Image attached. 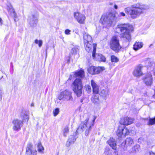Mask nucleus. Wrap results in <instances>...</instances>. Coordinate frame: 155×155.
Here are the masks:
<instances>
[{
    "label": "nucleus",
    "instance_id": "obj_32",
    "mask_svg": "<svg viewBox=\"0 0 155 155\" xmlns=\"http://www.w3.org/2000/svg\"><path fill=\"white\" fill-rule=\"evenodd\" d=\"M38 150L39 152H42L44 150V148L42 146L40 142L38 143Z\"/></svg>",
    "mask_w": 155,
    "mask_h": 155
},
{
    "label": "nucleus",
    "instance_id": "obj_19",
    "mask_svg": "<svg viewBox=\"0 0 155 155\" xmlns=\"http://www.w3.org/2000/svg\"><path fill=\"white\" fill-rule=\"evenodd\" d=\"M107 143L114 150L117 149V145L115 140L113 138H110V139L107 141Z\"/></svg>",
    "mask_w": 155,
    "mask_h": 155
},
{
    "label": "nucleus",
    "instance_id": "obj_22",
    "mask_svg": "<svg viewBox=\"0 0 155 155\" xmlns=\"http://www.w3.org/2000/svg\"><path fill=\"white\" fill-rule=\"evenodd\" d=\"M75 76L77 77L83 78L84 77V72L82 70H81L76 72L74 74Z\"/></svg>",
    "mask_w": 155,
    "mask_h": 155
},
{
    "label": "nucleus",
    "instance_id": "obj_25",
    "mask_svg": "<svg viewBox=\"0 0 155 155\" xmlns=\"http://www.w3.org/2000/svg\"><path fill=\"white\" fill-rule=\"evenodd\" d=\"M140 149V146L139 145H137L132 148L130 152L133 153H137L139 151Z\"/></svg>",
    "mask_w": 155,
    "mask_h": 155
},
{
    "label": "nucleus",
    "instance_id": "obj_27",
    "mask_svg": "<svg viewBox=\"0 0 155 155\" xmlns=\"http://www.w3.org/2000/svg\"><path fill=\"white\" fill-rule=\"evenodd\" d=\"M101 95L105 99L107 96L108 95V92L106 90H102L101 91Z\"/></svg>",
    "mask_w": 155,
    "mask_h": 155
},
{
    "label": "nucleus",
    "instance_id": "obj_33",
    "mask_svg": "<svg viewBox=\"0 0 155 155\" xmlns=\"http://www.w3.org/2000/svg\"><path fill=\"white\" fill-rule=\"evenodd\" d=\"M96 44H93V50L92 51V57L94 58L95 57V53L96 51Z\"/></svg>",
    "mask_w": 155,
    "mask_h": 155
},
{
    "label": "nucleus",
    "instance_id": "obj_17",
    "mask_svg": "<svg viewBox=\"0 0 155 155\" xmlns=\"http://www.w3.org/2000/svg\"><path fill=\"white\" fill-rule=\"evenodd\" d=\"M37 151L32 150V146L31 144H28L26 148V154L27 155H36Z\"/></svg>",
    "mask_w": 155,
    "mask_h": 155
},
{
    "label": "nucleus",
    "instance_id": "obj_2",
    "mask_svg": "<svg viewBox=\"0 0 155 155\" xmlns=\"http://www.w3.org/2000/svg\"><path fill=\"white\" fill-rule=\"evenodd\" d=\"M148 9V7L144 5L137 4L132 5L131 8L128 7L125 9L126 12L134 18L143 13L144 11Z\"/></svg>",
    "mask_w": 155,
    "mask_h": 155
},
{
    "label": "nucleus",
    "instance_id": "obj_9",
    "mask_svg": "<svg viewBox=\"0 0 155 155\" xmlns=\"http://www.w3.org/2000/svg\"><path fill=\"white\" fill-rule=\"evenodd\" d=\"M117 135L118 137H120L123 135H127L129 134V131L124 126H119L117 131Z\"/></svg>",
    "mask_w": 155,
    "mask_h": 155
},
{
    "label": "nucleus",
    "instance_id": "obj_42",
    "mask_svg": "<svg viewBox=\"0 0 155 155\" xmlns=\"http://www.w3.org/2000/svg\"><path fill=\"white\" fill-rule=\"evenodd\" d=\"M119 15L122 16H124L125 15V13L123 12H121L120 13Z\"/></svg>",
    "mask_w": 155,
    "mask_h": 155
},
{
    "label": "nucleus",
    "instance_id": "obj_49",
    "mask_svg": "<svg viewBox=\"0 0 155 155\" xmlns=\"http://www.w3.org/2000/svg\"><path fill=\"white\" fill-rule=\"evenodd\" d=\"M34 106V104L33 103H32L31 104V106Z\"/></svg>",
    "mask_w": 155,
    "mask_h": 155
},
{
    "label": "nucleus",
    "instance_id": "obj_29",
    "mask_svg": "<svg viewBox=\"0 0 155 155\" xmlns=\"http://www.w3.org/2000/svg\"><path fill=\"white\" fill-rule=\"evenodd\" d=\"M8 11L10 13V14H11V15L14 16V21H16V18L17 17V15L15 12L14 10L12 8L9 10Z\"/></svg>",
    "mask_w": 155,
    "mask_h": 155
},
{
    "label": "nucleus",
    "instance_id": "obj_26",
    "mask_svg": "<svg viewBox=\"0 0 155 155\" xmlns=\"http://www.w3.org/2000/svg\"><path fill=\"white\" fill-rule=\"evenodd\" d=\"M105 69V68L103 67H95V71H94V74H98L102 72Z\"/></svg>",
    "mask_w": 155,
    "mask_h": 155
},
{
    "label": "nucleus",
    "instance_id": "obj_12",
    "mask_svg": "<svg viewBox=\"0 0 155 155\" xmlns=\"http://www.w3.org/2000/svg\"><path fill=\"white\" fill-rule=\"evenodd\" d=\"M134 121V119L126 117L121 119L120 123L122 125H128L132 124Z\"/></svg>",
    "mask_w": 155,
    "mask_h": 155
},
{
    "label": "nucleus",
    "instance_id": "obj_34",
    "mask_svg": "<svg viewBox=\"0 0 155 155\" xmlns=\"http://www.w3.org/2000/svg\"><path fill=\"white\" fill-rule=\"evenodd\" d=\"M148 124L149 125L155 124V117L149 119Z\"/></svg>",
    "mask_w": 155,
    "mask_h": 155
},
{
    "label": "nucleus",
    "instance_id": "obj_20",
    "mask_svg": "<svg viewBox=\"0 0 155 155\" xmlns=\"http://www.w3.org/2000/svg\"><path fill=\"white\" fill-rule=\"evenodd\" d=\"M76 138L74 135H71L70 136L68 140L66 143V146L68 147L71 144H73L76 141Z\"/></svg>",
    "mask_w": 155,
    "mask_h": 155
},
{
    "label": "nucleus",
    "instance_id": "obj_35",
    "mask_svg": "<svg viewBox=\"0 0 155 155\" xmlns=\"http://www.w3.org/2000/svg\"><path fill=\"white\" fill-rule=\"evenodd\" d=\"M69 132V129L68 127H65L63 130V134L64 136L66 137Z\"/></svg>",
    "mask_w": 155,
    "mask_h": 155
},
{
    "label": "nucleus",
    "instance_id": "obj_43",
    "mask_svg": "<svg viewBox=\"0 0 155 155\" xmlns=\"http://www.w3.org/2000/svg\"><path fill=\"white\" fill-rule=\"evenodd\" d=\"M148 154H149L150 155H155V153L153 152H149Z\"/></svg>",
    "mask_w": 155,
    "mask_h": 155
},
{
    "label": "nucleus",
    "instance_id": "obj_37",
    "mask_svg": "<svg viewBox=\"0 0 155 155\" xmlns=\"http://www.w3.org/2000/svg\"><path fill=\"white\" fill-rule=\"evenodd\" d=\"M104 153L107 155H110L111 153V152L109 150L108 148L106 147L105 149Z\"/></svg>",
    "mask_w": 155,
    "mask_h": 155
},
{
    "label": "nucleus",
    "instance_id": "obj_36",
    "mask_svg": "<svg viewBox=\"0 0 155 155\" xmlns=\"http://www.w3.org/2000/svg\"><path fill=\"white\" fill-rule=\"evenodd\" d=\"M35 42L36 44H38L39 47H41L42 45V41L41 40H35Z\"/></svg>",
    "mask_w": 155,
    "mask_h": 155
},
{
    "label": "nucleus",
    "instance_id": "obj_21",
    "mask_svg": "<svg viewBox=\"0 0 155 155\" xmlns=\"http://www.w3.org/2000/svg\"><path fill=\"white\" fill-rule=\"evenodd\" d=\"M99 95L98 94H94L91 98L92 102L95 104H99L100 103V101L99 99Z\"/></svg>",
    "mask_w": 155,
    "mask_h": 155
},
{
    "label": "nucleus",
    "instance_id": "obj_15",
    "mask_svg": "<svg viewBox=\"0 0 155 155\" xmlns=\"http://www.w3.org/2000/svg\"><path fill=\"white\" fill-rule=\"evenodd\" d=\"M37 16L33 15L28 19V21L31 26H35L37 23Z\"/></svg>",
    "mask_w": 155,
    "mask_h": 155
},
{
    "label": "nucleus",
    "instance_id": "obj_39",
    "mask_svg": "<svg viewBox=\"0 0 155 155\" xmlns=\"http://www.w3.org/2000/svg\"><path fill=\"white\" fill-rule=\"evenodd\" d=\"M78 51V49L77 48H72L71 51V52L72 54H75L77 53V52Z\"/></svg>",
    "mask_w": 155,
    "mask_h": 155
},
{
    "label": "nucleus",
    "instance_id": "obj_11",
    "mask_svg": "<svg viewBox=\"0 0 155 155\" xmlns=\"http://www.w3.org/2000/svg\"><path fill=\"white\" fill-rule=\"evenodd\" d=\"M74 17L79 23H84L85 16L84 15L78 12H76L74 13Z\"/></svg>",
    "mask_w": 155,
    "mask_h": 155
},
{
    "label": "nucleus",
    "instance_id": "obj_31",
    "mask_svg": "<svg viewBox=\"0 0 155 155\" xmlns=\"http://www.w3.org/2000/svg\"><path fill=\"white\" fill-rule=\"evenodd\" d=\"M111 60L112 62H117L118 61L119 59L115 56L112 55L111 56Z\"/></svg>",
    "mask_w": 155,
    "mask_h": 155
},
{
    "label": "nucleus",
    "instance_id": "obj_7",
    "mask_svg": "<svg viewBox=\"0 0 155 155\" xmlns=\"http://www.w3.org/2000/svg\"><path fill=\"white\" fill-rule=\"evenodd\" d=\"M83 36L85 49L88 52H89L91 50L92 47L91 45V37L85 32H84V33L83 34Z\"/></svg>",
    "mask_w": 155,
    "mask_h": 155
},
{
    "label": "nucleus",
    "instance_id": "obj_38",
    "mask_svg": "<svg viewBox=\"0 0 155 155\" xmlns=\"http://www.w3.org/2000/svg\"><path fill=\"white\" fill-rule=\"evenodd\" d=\"M59 110L58 108H57L53 111V114L54 116H56L59 113Z\"/></svg>",
    "mask_w": 155,
    "mask_h": 155
},
{
    "label": "nucleus",
    "instance_id": "obj_44",
    "mask_svg": "<svg viewBox=\"0 0 155 155\" xmlns=\"http://www.w3.org/2000/svg\"><path fill=\"white\" fill-rule=\"evenodd\" d=\"M114 8L115 9H117V8L118 7L117 5H116V4H114Z\"/></svg>",
    "mask_w": 155,
    "mask_h": 155
},
{
    "label": "nucleus",
    "instance_id": "obj_16",
    "mask_svg": "<svg viewBox=\"0 0 155 155\" xmlns=\"http://www.w3.org/2000/svg\"><path fill=\"white\" fill-rule=\"evenodd\" d=\"M143 67L141 65H139L136 68L133 72L134 75L135 76L139 77L142 75L143 72L141 70Z\"/></svg>",
    "mask_w": 155,
    "mask_h": 155
},
{
    "label": "nucleus",
    "instance_id": "obj_28",
    "mask_svg": "<svg viewBox=\"0 0 155 155\" xmlns=\"http://www.w3.org/2000/svg\"><path fill=\"white\" fill-rule=\"evenodd\" d=\"M21 118L22 119L23 122V121H28L29 119V117L28 115L22 114L21 115Z\"/></svg>",
    "mask_w": 155,
    "mask_h": 155
},
{
    "label": "nucleus",
    "instance_id": "obj_50",
    "mask_svg": "<svg viewBox=\"0 0 155 155\" xmlns=\"http://www.w3.org/2000/svg\"><path fill=\"white\" fill-rule=\"evenodd\" d=\"M140 140V138H139L138 139V141H139Z\"/></svg>",
    "mask_w": 155,
    "mask_h": 155
},
{
    "label": "nucleus",
    "instance_id": "obj_6",
    "mask_svg": "<svg viewBox=\"0 0 155 155\" xmlns=\"http://www.w3.org/2000/svg\"><path fill=\"white\" fill-rule=\"evenodd\" d=\"M110 48L116 52H118L121 48L119 43L118 37L117 36H113L110 41Z\"/></svg>",
    "mask_w": 155,
    "mask_h": 155
},
{
    "label": "nucleus",
    "instance_id": "obj_5",
    "mask_svg": "<svg viewBox=\"0 0 155 155\" xmlns=\"http://www.w3.org/2000/svg\"><path fill=\"white\" fill-rule=\"evenodd\" d=\"M72 86L74 92L78 97L81 96L82 94V83L80 79H76L72 83Z\"/></svg>",
    "mask_w": 155,
    "mask_h": 155
},
{
    "label": "nucleus",
    "instance_id": "obj_48",
    "mask_svg": "<svg viewBox=\"0 0 155 155\" xmlns=\"http://www.w3.org/2000/svg\"><path fill=\"white\" fill-rule=\"evenodd\" d=\"M153 97L154 98H155V93H154V94L153 95Z\"/></svg>",
    "mask_w": 155,
    "mask_h": 155
},
{
    "label": "nucleus",
    "instance_id": "obj_8",
    "mask_svg": "<svg viewBox=\"0 0 155 155\" xmlns=\"http://www.w3.org/2000/svg\"><path fill=\"white\" fill-rule=\"evenodd\" d=\"M58 98L60 100H63L67 101L73 99L71 92L68 90H65L61 93Z\"/></svg>",
    "mask_w": 155,
    "mask_h": 155
},
{
    "label": "nucleus",
    "instance_id": "obj_14",
    "mask_svg": "<svg viewBox=\"0 0 155 155\" xmlns=\"http://www.w3.org/2000/svg\"><path fill=\"white\" fill-rule=\"evenodd\" d=\"M133 143V140L131 138H127L125 141L122 143V145L124 146V150H126L127 148L130 147Z\"/></svg>",
    "mask_w": 155,
    "mask_h": 155
},
{
    "label": "nucleus",
    "instance_id": "obj_47",
    "mask_svg": "<svg viewBox=\"0 0 155 155\" xmlns=\"http://www.w3.org/2000/svg\"><path fill=\"white\" fill-rule=\"evenodd\" d=\"M151 65H152V64H151V63H150V64H149L148 65V66H149V67H150V66H151Z\"/></svg>",
    "mask_w": 155,
    "mask_h": 155
},
{
    "label": "nucleus",
    "instance_id": "obj_1",
    "mask_svg": "<svg viewBox=\"0 0 155 155\" xmlns=\"http://www.w3.org/2000/svg\"><path fill=\"white\" fill-rule=\"evenodd\" d=\"M87 117L86 120L82 122L78 127L76 131V134L82 132L85 130V134L87 136L90 131L94 125V123L96 117L91 114H87Z\"/></svg>",
    "mask_w": 155,
    "mask_h": 155
},
{
    "label": "nucleus",
    "instance_id": "obj_30",
    "mask_svg": "<svg viewBox=\"0 0 155 155\" xmlns=\"http://www.w3.org/2000/svg\"><path fill=\"white\" fill-rule=\"evenodd\" d=\"M95 71V67L92 66L88 69V71L90 74H94Z\"/></svg>",
    "mask_w": 155,
    "mask_h": 155
},
{
    "label": "nucleus",
    "instance_id": "obj_4",
    "mask_svg": "<svg viewBox=\"0 0 155 155\" xmlns=\"http://www.w3.org/2000/svg\"><path fill=\"white\" fill-rule=\"evenodd\" d=\"M117 18L115 13H110L102 15L100 21L104 26L110 27L114 26L117 22Z\"/></svg>",
    "mask_w": 155,
    "mask_h": 155
},
{
    "label": "nucleus",
    "instance_id": "obj_41",
    "mask_svg": "<svg viewBox=\"0 0 155 155\" xmlns=\"http://www.w3.org/2000/svg\"><path fill=\"white\" fill-rule=\"evenodd\" d=\"M71 31L69 29H66L64 31V33L66 35H69L71 34Z\"/></svg>",
    "mask_w": 155,
    "mask_h": 155
},
{
    "label": "nucleus",
    "instance_id": "obj_46",
    "mask_svg": "<svg viewBox=\"0 0 155 155\" xmlns=\"http://www.w3.org/2000/svg\"><path fill=\"white\" fill-rule=\"evenodd\" d=\"M109 5H114V4L112 2H110L109 3Z\"/></svg>",
    "mask_w": 155,
    "mask_h": 155
},
{
    "label": "nucleus",
    "instance_id": "obj_18",
    "mask_svg": "<svg viewBox=\"0 0 155 155\" xmlns=\"http://www.w3.org/2000/svg\"><path fill=\"white\" fill-rule=\"evenodd\" d=\"M91 85L93 88V92L94 94H98L99 91V87L94 81H91Z\"/></svg>",
    "mask_w": 155,
    "mask_h": 155
},
{
    "label": "nucleus",
    "instance_id": "obj_40",
    "mask_svg": "<svg viewBox=\"0 0 155 155\" xmlns=\"http://www.w3.org/2000/svg\"><path fill=\"white\" fill-rule=\"evenodd\" d=\"M85 88L86 90L88 92H90L91 91V88L89 85H86L85 86Z\"/></svg>",
    "mask_w": 155,
    "mask_h": 155
},
{
    "label": "nucleus",
    "instance_id": "obj_45",
    "mask_svg": "<svg viewBox=\"0 0 155 155\" xmlns=\"http://www.w3.org/2000/svg\"><path fill=\"white\" fill-rule=\"evenodd\" d=\"M0 24L1 25H2L3 24V21L1 18H0Z\"/></svg>",
    "mask_w": 155,
    "mask_h": 155
},
{
    "label": "nucleus",
    "instance_id": "obj_3",
    "mask_svg": "<svg viewBox=\"0 0 155 155\" xmlns=\"http://www.w3.org/2000/svg\"><path fill=\"white\" fill-rule=\"evenodd\" d=\"M130 27L128 24H119L117 26L114 31L117 33L121 32L120 38L130 41L131 37L129 31Z\"/></svg>",
    "mask_w": 155,
    "mask_h": 155
},
{
    "label": "nucleus",
    "instance_id": "obj_23",
    "mask_svg": "<svg viewBox=\"0 0 155 155\" xmlns=\"http://www.w3.org/2000/svg\"><path fill=\"white\" fill-rule=\"evenodd\" d=\"M143 44L142 42H137L135 43L134 45V49L135 50H137L142 48L143 46Z\"/></svg>",
    "mask_w": 155,
    "mask_h": 155
},
{
    "label": "nucleus",
    "instance_id": "obj_24",
    "mask_svg": "<svg viewBox=\"0 0 155 155\" xmlns=\"http://www.w3.org/2000/svg\"><path fill=\"white\" fill-rule=\"evenodd\" d=\"M96 60L99 61L105 62L106 59L105 57L101 54H98L97 56Z\"/></svg>",
    "mask_w": 155,
    "mask_h": 155
},
{
    "label": "nucleus",
    "instance_id": "obj_10",
    "mask_svg": "<svg viewBox=\"0 0 155 155\" xmlns=\"http://www.w3.org/2000/svg\"><path fill=\"white\" fill-rule=\"evenodd\" d=\"M13 124V129L15 131H18L23 126V121L18 119H14L12 122Z\"/></svg>",
    "mask_w": 155,
    "mask_h": 155
},
{
    "label": "nucleus",
    "instance_id": "obj_13",
    "mask_svg": "<svg viewBox=\"0 0 155 155\" xmlns=\"http://www.w3.org/2000/svg\"><path fill=\"white\" fill-rule=\"evenodd\" d=\"M143 80L144 83L147 85H151L153 81V78L151 74L149 73L146 74L144 77Z\"/></svg>",
    "mask_w": 155,
    "mask_h": 155
}]
</instances>
